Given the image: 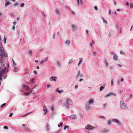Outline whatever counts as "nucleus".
Here are the masks:
<instances>
[{"label": "nucleus", "mask_w": 133, "mask_h": 133, "mask_svg": "<svg viewBox=\"0 0 133 133\" xmlns=\"http://www.w3.org/2000/svg\"><path fill=\"white\" fill-rule=\"evenodd\" d=\"M51 110L53 111L54 110V108L53 106H51Z\"/></svg>", "instance_id": "obj_61"}, {"label": "nucleus", "mask_w": 133, "mask_h": 133, "mask_svg": "<svg viewBox=\"0 0 133 133\" xmlns=\"http://www.w3.org/2000/svg\"><path fill=\"white\" fill-rule=\"evenodd\" d=\"M104 64L105 66V68H108V67L109 64L108 63V61L106 60H104Z\"/></svg>", "instance_id": "obj_12"}, {"label": "nucleus", "mask_w": 133, "mask_h": 133, "mask_svg": "<svg viewBox=\"0 0 133 133\" xmlns=\"http://www.w3.org/2000/svg\"><path fill=\"white\" fill-rule=\"evenodd\" d=\"M87 102H88V103L90 104H92L93 103L94 101L92 99H90V100H89V101H87Z\"/></svg>", "instance_id": "obj_19"}, {"label": "nucleus", "mask_w": 133, "mask_h": 133, "mask_svg": "<svg viewBox=\"0 0 133 133\" xmlns=\"http://www.w3.org/2000/svg\"><path fill=\"white\" fill-rule=\"evenodd\" d=\"M94 43V41L93 40H92V43H90V46H92V45H93Z\"/></svg>", "instance_id": "obj_33"}, {"label": "nucleus", "mask_w": 133, "mask_h": 133, "mask_svg": "<svg viewBox=\"0 0 133 133\" xmlns=\"http://www.w3.org/2000/svg\"><path fill=\"white\" fill-rule=\"evenodd\" d=\"M101 132H105L106 133H108L109 132V130H108L106 129L105 128H103L101 131Z\"/></svg>", "instance_id": "obj_8"}, {"label": "nucleus", "mask_w": 133, "mask_h": 133, "mask_svg": "<svg viewBox=\"0 0 133 133\" xmlns=\"http://www.w3.org/2000/svg\"><path fill=\"white\" fill-rule=\"evenodd\" d=\"M43 111H44L45 112L44 113V115H45V114H46V113L48 111L46 108V107H44V108H43Z\"/></svg>", "instance_id": "obj_16"}, {"label": "nucleus", "mask_w": 133, "mask_h": 133, "mask_svg": "<svg viewBox=\"0 0 133 133\" xmlns=\"http://www.w3.org/2000/svg\"><path fill=\"white\" fill-rule=\"evenodd\" d=\"M83 58H79V63L78 64V66H79L80 64H81V63L82 62V61Z\"/></svg>", "instance_id": "obj_17"}, {"label": "nucleus", "mask_w": 133, "mask_h": 133, "mask_svg": "<svg viewBox=\"0 0 133 133\" xmlns=\"http://www.w3.org/2000/svg\"><path fill=\"white\" fill-rule=\"evenodd\" d=\"M18 69L16 68L15 67H14V71L15 72H17L18 71Z\"/></svg>", "instance_id": "obj_26"}, {"label": "nucleus", "mask_w": 133, "mask_h": 133, "mask_svg": "<svg viewBox=\"0 0 133 133\" xmlns=\"http://www.w3.org/2000/svg\"><path fill=\"white\" fill-rule=\"evenodd\" d=\"M118 58L116 54H114L113 57L114 59L115 60H117L118 59Z\"/></svg>", "instance_id": "obj_18"}, {"label": "nucleus", "mask_w": 133, "mask_h": 133, "mask_svg": "<svg viewBox=\"0 0 133 133\" xmlns=\"http://www.w3.org/2000/svg\"><path fill=\"white\" fill-rule=\"evenodd\" d=\"M27 85H25L24 84H23V87L24 88H25V89H26V87H27Z\"/></svg>", "instance_id": "obj_54"}, {"label": "nucleus", "mask_w": 133, "mask_h": 133, "mask_svg": "<svg viewBox=\"0 0 133 133\" xmlns=\"http://www.w3.org/2000/svg\"><path fill=\"white\" fill-rule=\"evenodd\" d=\"M65 43L67 44H70V42L69 41L67 40L65 42Z\"/></svg>", "instance_id": "obj_34"}, {"label": "nucleus", "mask_w": 133, "mask_h": 133, "mask_svg": "<svg viewBox=\"0 0 133 133\" xmlns=\"http://www.w3.org/2000/svg\"><path fill=\"white\" fill-rule=\"evenodd\" d=\"M6 38L4 37V43L5 44L6 43Z\"/></svg>", "instance_id": "obj_52"}, {"label": "nucleus", "mask_w": 133, "mask_h": 133, "mask_svg": "<svg viewBox=\"0 0 133 133\" xmlns=\"http://www.w3.org/2000/svg\"><path fill=\"white\" fill-rule=\"evenodd\" d=\"M63 92V90H59L58 92V93H59L60 94V93H61L62 92Z\"/></svg>", "instance_id": "obj_41"}, {"label": "nucleus", "mask_w": 133, "mask_h": 133, "mask_svg": "<svg viewBox=\"0 0 133 133\" xmlns=\"http://www.w3.org/2000/svg\"><path fill=\"white\" fill-rule=\"evenodd\" d=\"M29 52L30 53V55H31L32 53V51L31 50H29Z\"/></svg>", "instance_id": "obj_44"}, {"label": "nucleus", "mask_w": 133, "mask_h": 133, "mask_svg": "<svg viewBox=\"0 0 133 133\" xmlns=\"http://www.w3.org/2000/svg\"><path fill=\"white\" fill-rule=\"evenodd\" d=\"M55 13L57 15H59L61 14V12L58 9H55Z\"/></svg>", "instance_id": "obj_11"}, {"label": "nucleus", "mask_w": 133, "mask_h": 133, "mask_svg": "<svg viewBox=\"0 0 133 133\" xmlns=\"http://www.w3.org/2000/svg\"><path fill=\"white\" fill-rule=\"evenodd\" d=\"M47 87L48 88H49L50 87V84H47Z\"/></svg>", "instance_id": "obj_50"}, {"label": "nucleus", "mask_w": 133, "mask_h": 133, "mask_svg": "<svg viewBox=\"0 0 133 133\" xmlns=\"http://www.w3.org/2000/svg\"><path fill=\"white\" fill-rule=\"evenodd\" d=\"M3 57L4 56L5 57H8V55L6 53H3Z\"/></svg>", "instance_id": "obj_27"}, {"label": "nucleus", "mask_w": 133, "mask_h": 133, "mask_svg": "<svg viewBox=\"0 0 133 133\" xmlns=\"http://www.w3.org/2000/svg\"><path fill=\"white\" fill-rule=\"evenodd\" d=\"M63 123V122H61L60 123V125H58V127H62V125Z\"/></svg>", "instance_id": "obj_37"}, {"label": "nucleus", "mask_w": 133, "mask_h": 133, "mask_svg": "<svg viewBox=\"0 0 133 133\" xmlns=\"http://www.w3.org/2000/svg\"><path fill=\"white\" fill-rule=\"evenodd\" d=\"M77 118V116L76 115H71L69 117V119H75Z\"/></svg>", "instance_id": "obj_5"}, {"label": "nucleus", "mask_w": 133, "mask_h": 133, "mask_svg": "<svg viewBox=\"0 0 133 133\" xmlns=\"http://www.w3.org/2000/svg\"><path fill=\"white\" fill-rule=\"evenodd\" d=\"M111 121L110 120L108 121V125H111Z\"/></svg>", "instance_id": "obj_40"}, {"label": "nucleus", "mask_w": 133, "mask_h": 133, "mask_svg": "<svg viewBox=\"0 0 133 133\" xmlns=\"http://www.w3.org/2000/svg\"><path fill=\"white\" fill-rule=\"evenodd\" d=\"M12 114H13L12 113H11L10 114V115H9V117H12Z\"/></svg>", "instance_id": "obj_55"}, {"label": "nucleus", "mask_w": 133, "mask_h": 133, "mask_svg": "<svg viewBox=\"0 0 133 133\" xmlns=\"http://www.w3.org/2000/svg\"><path fill=\"white\" fill-rule=\"evenodd\" d=\"M104 89V87L102 86L100 87V91H102V90Z\"/></svg>", "instance_id": "obj_39"}, {"label": "nucleus", "mask_w": 133, "mask_h": 133, "mask_svg": "<svg viewBox=\"0 0 133 133\" xmlns=\"http://www.w3.org/2000/svg\"><path fill=\"white\" fill-rule=\"evenodd\" d=\"M79 76V75H78L77 74L76 76V79H77Z\"/></svg>", "instance_id": "obj_56"}, {"label": "nucleus", "mask_w": 133, "mask_h": 133, "mask_svg": "<svg viewBox=\"0 0 133 133\" xmlns=\"http://www.w3.org/2000/svg\"><path fill=\"white\" fill-rule=\"evenodd\" d=\"M50 126L49 124H47L46 127V129L49 131V130Z\"/></svg>", "instance_id": "obj_25"}, {"label": "nucleus", "mask_w": 133, "mask_h": 133, "mask_svg": "<svg viewBox=\"0 0 133 133\" xmlns=\"http://www.w3.org/2000/svg\"><path fill=\"white\" fill-rule=\"evenodd\" d=\"M34 73H35V74H37V72L36 71V70H34Z\"/></svg>", "instance_id": "obj_58"}, {"label": "nucleus", "mask_w": 133, "mask_h": 133, "mask_svg": "<svg viewBox=\"0 0 133 133\" xmlns=\"http://www.w3.org/2000/svg\"><path fill=\"white\" fill-rule=\"evenodd\" d=\"M113 95L114 96H116V94L115 93L110 92L108 94H107L105 96V97H107L109 96H110L111 95Z\"/></svg>", "instance_id": "obj_6"}, {"label": "nucleus", "mask_w": 133, "mask_h": 133, "mask_svg": "<svg viewBox=\"0 0 133 133\" xmlns=\"http://www.w3.org/2000/svg\"><path fill=\"white\" fill-rule=\"evenodd\" d=\"M114 67L113 66H111L110 67V69L113 70L114 69Z\"/></svg>", "instance_id": "obj_51"}, {"label": "nucleus", "mask_w": 133, "mask_h": 133, "mask_svg": "<svg viewBox=\"0 0 133 133\" xmlns=\"http://www.w3.org/2000/svg\"><path fill=\"white\" fill-rule=\"evenodd\" d=\"M72 28L73 30H75L77 29V26L74 24H72L71 25Z\"/></svg>", "instance_id": "obj_14"}, {"label": "nucleus", "mask_w": 133, "mask_h": 133, "mask_svg": "<svg viewBox=\"0 0 133 133\" xmlns=\"http://www.w3.org/2000/svg\"><path fill=\"white\" fill-rule=\"evenodd\" d=\"M19 3H15L13 5V6L15 8L16 7H17V6L19 5Z\"/></svg>", "instance_id": "obj_20"}, {"label": "nucleus", "mask_w": 133, "mask_h": 133, "mask_svg": "<svg viewBox=\"0 0 133 133\" xmlns=\"http://www.w3.org/2000/svg\"><path fill=\"white\" fill-rule=\"evenodd\" d=\"M130 8L131 9H133V4H132L130 3Z\"/></svg>", "instance_id": "obj_38"}, {"label": "nucleus", "mask_w": 133, "mask_h": 133, "mask_svg": "<svg viewBox=\"0 0 133 133\" xmlns=\"http://www.w3.org/2000/svg\"><path fill=\"white\" fill-rule=\"evenodd\" d=\"M102 19L103 20V21L105 23H107V21L105 20L103 17H102Z\"/></svg>", "instance_id": "obj_46"}, {"label": "nucleus", "mask_w": 133, "mask_h": 133, "mask_svg": "<svg viewBox=\"0 0 133 133\" xmlns=\"http://www.w3.org/2000/svg\"><path fill=\"white\" fill-rule=\"evenodd\" d=\"M120 81L119 80H117V84H118V85H119L120 84Z\"/></svg>", "instance_id": "obj_59"}, {"label": "nucleus", "mask_w": 133, "mask_h": 133, "mask_svg": "<svg viewBox=\"0 0 133 133\" xmlns=\"http://www.w3.org/2000/svg\"><path fill=\"white\" fill-rule=\"evenodd\" d=\"M79 76L82 77H83V75L82 74H80Z\"/></svg>", "instance_id": "obj_62"}, {"label": "nucleus", "mask_w": 133, "mask_h": 133, "mask_svg": "<svg viewBox=\"0 0 133 133\" xmlns=\"http://www.w3.org/2000/svg\"><path fill=\"white\" fill-rule=\"evenodd\" d=\"M5 61L4 58L3 57H0V62L1 63H4Z\"/></svg>", "instance_id": "obj_15"}, {"label": "nucleus", "mask_w": 133, "mask_h": 133, "mask_svg": "<svg viewBox=\"0 0 133 133\" xmlns=\"http://www.w3.org/2000/svg\"><path fill=\"white\" fill-rule=\"evenodd\" d=\"M97 54V53H96V52H94L93 53V55H94V56H96Z\"/></svg>", "instance_id": "obj_49"}, {"label": "nucleus", "mask_w": 133, "mask_h": 133, "mask_svg": "<svg viewBox=\"0 0 133 133\" xmlns=\"http://www.w3.org/2000/svg\"><path fill=\"white\" fill-rule=\"evenodd\" d=\"M35 78H34L31 79H30V81L32 83H33L35 82Z\"/></svg>", "instance_id": "obj_22"}, {"label": "nucleus", "mask_w": 133, "mask_h": 133, "mask_svg": "<svg viewBox=\"0 0 133 133\" xmlns=\"http://www.w3.org/2000/svg\"><path fill=\"white\" fill-rule=\"evenodd\" d=\"M11 3L10 2H6L5 4V6L6 7L9 5Z\"/></svg>", "instance_id": "obj_24"}, {"label": "nucleus", "mask_w": 133, "mask_h": 133, "mask_svg": "<svg viewBox=\"0 0 133 133\" xmlns=\"http://www.w3.org/2000/svg\"><path fill=\"white\" fill-rule=\"evenodd\" d=\"M94 9L95 10H97V7L96 6H94Z\"/></svg>", "instance_id": "obj_53"}, {"label": "nucleus", "mask_w": 133, "mask_h": 133, "mask_svg": "<svg viewBox=\"0 0 133 133\" xmlns=\"http://www.w3.org/2000/svg\"><path fill=\"white\" fill-rule=\"evenodd\" d=\"M0 51L2 53H3L4 52V49L3 47H1V48H0Z\"/></svg>", "instance_id": "obj_21"}, {"label": "nucleus", "mask_w": 133, "mask_h": 133, "mask_svg": "<svg viewBox=\"0 0 133 133\" xmlns=\"http://www.w3.org/2000/svg\"><path fill=\"white\" fill-rule=\"evenodd\" d=\"M72 14L73 15H75V12L73 11H72Z\"/></svg>", "instance_id": "obj_64"}, {"label": "nucleus", "mask_w": 133, "mask_h": 133, "mask_svg": "<svg viewBox=\"0 0 133 133\" xmlns=\"http://www.w3.org/2000/svg\"><path fill=\"white\" fill-rule=\"evenodd\" d=\"M32 91H33V90H30L29 92H25V94H26L27 95H29V94H30Z\"/></svg>", "instance_id": "obj_23"}, {"label": "nucleus", "mask_w": 133, "mask_h": 133, "mask_svg": "<svg viewBox=\"0 0 133 133\" xmlns=\"http://www.w3.org/2000/svg\"><path fill=\"white\" fill-rule=\"evenodd\" d=\"M94 128V127H92L91 125H88L85 126V128L86 129L89 130H92Z\"/></svg>", "instance_id": "obj_3"}, {"label": "nucleus", "mask_w": 133, "mask_h": 133, "mask_svg": "<svg viewBox=\"0 0 133 133\" xmlns=\"http://www.w3.org/2000/svg\"><path fill=\"white\" fill-rule=\"evenodd\" d=\"M120 106L121 108L122 109L126 110L128 109L127 105L123 101H120Z\"/></svg>", "instance_id": "obj_2"}, {"label": "nucleus", "mask_w": 133, "mask_h": 133, "mask_svg": "<svg viewBox=\"0 0 133 133\" xmlns=\"http://www.w3.org/2000/svg\"><path fill=\"white\" fill-rule=\"evenodd\" d=\"M77 5L83 4V3L82 0H77Z\"/></svg>", "instance_id": "obj_9"}, {"label": "nucleus", "mask_w": 133, "mask_h": 133, "mask_svg": "<svg viewBox=\"0 0 133 133\" xmlns=\"http://www.w3.org/2000/svg\"><path fill=\"white\" fill-rule=\"evenodd\" d=\"M90 104L87 102L85 103V108L87 110H89L90 108Z\"/></svg>", "instance_id": "obj_4"}, {"label": "nucleus", "mask_w": 133, "mask_h": 133, "mask_svg": "<svg viewBox=\"0 0 133 133\" xmlns=\"http://www.w3.org/2000/svg\"><path fill=\"white\" fill-rule=\"evenodd\" d=\"M6 103H4L3 104H2L1 107V108H3L6 105Z\"/></svg>", "instance_id": "obj_29"}, {"label": "nucleus", "mask_w": 133, "mask_h": 133, "mask_svg": "<svg viewBox=\"0 0 133 133\" xmlns=\"http://www.w3.org/2000/svg\"><path fill=\"white\" fill-rule=\"evenodd\" d=\"M112 121L116 123H117L118 124H120V123L116 119V118H114L112 119Z\"/></svg>", "instance_id": "obj_10"}, {"label": "nucleus", "mask_w": 133, "mask_h": 133, "mask_svg": "<svg viewBox=\"0 0 133 133\" xmlns=\"http://www.w3.org/2000/svg\"><path fill=\"white\" fill-rule=\"evenodd\" d=\"M72 100L69 98L67 99L66 101L64 104V105L67 108L69 109V105L72 104Z\"/></svg>", "instance_id": "obj_1"}, {"label": "nucleus", "mask_w": 133, "mask_h": 133, "mask_svg": "<svg viewBox=\"0 0 133 133\" xmlns=\"http://www.w3.org/2000/svg\"><path fill=\"white\" fill-rule=\"evenodd\" d=\"M57 77L55 76L53 77L52 76H51V78H50V81H56Z\"/></svg>", "instance_id": "obj_13"}, {"label": "nucleus", "mask_w": 133, "mask_h": 133, "mask_svg": "<svg viewBox=\"0 0 133 133\" xmlns=\"http://www.w3.org/2000/svg\"><path fill=\"white\" fill-rule=\"evenodd\" d=\"M0 56H1L0 57H3V53H0Z\"/></svg>", "instance_id": "obj_42"}, {"label": "nucleus", "mask_w": 133, "mask_h": 133, "mask_svg": "<svg viewBox=\"0 0 133 133\" xmlns=\"http://www.w3.org/2000/svg\"><path fill=\"white\" fill-rule=\"evenodd\" d=\"M8 68L5 67L4 68L3 70H2V71L4 73V74H6L8 71Z\"/></svg>", "instance_id": "obj_7"}, {"label": "nucleus", "mask_w": 133, "mask_h": 133, "mask_svg": "<svg viewBox=\"0 0 133 133\" xmlns=\"http://www.w3.org/2000/svg\"><path fill=\"white\" fill-rule=\"evenodd\" d=\"M4 73L2 72V71L0 72V77H2L3 76V75L4 74Z\"/></svg>", "instance_id": "obj_32"}, {"label": "nucleus", "mask_w": 133, "mask_h": 133, "mask_svg": "<svg viewBox=\"0 0 133 133\" xmlns=\"http://www.w3.org/2000/svg\"><path fill=\"white\" fill-rule=\"evenodd\" d=\"M69 127V126H65L64 127V130L66 129L67 128H68V127Z\"/></svg>", "instance_id": "obj_47"}, {"label": "nucleus", "mask_w": 133, "mask_h": 133, "mask_svg": "<svg viewBox=\"0 0 133 133\" xmlns=\"http://www.w3.org/2000/svg\"><path fill=\"white\" fill-rule=\"evenodd\" d=\"M113 81L114 79H112L111 81V84L112 85H113Z\"/></svg>", "instance_id": "obj_57"}, {"label": "nucleus", "mask_w": 133, "mask_h": 133, "mask_svg": "<svg viewBox=\"0 0 133 133\" xmlns=\"http://www.w3.org/2000/svg\"><path fill=\"white\" fill-rule=\"evenodd\" d=\"M3 128L4 129H8V128L6 127V126H5Z\"/></svg>", "instance_id": "obj_63"}, {"label": "nucleus", "mask_w": 133, "mask_h": 133, "mask_svg": "<svg viewBox=\"0 0 133 133\" xmlns=\"http://www.w3.org/2000/svg\"><path fill=\"white\" fill-rule=\"evenodd\" d=\"M120 53L121 54H125V52H124L122 50L120 51Z\"/></svg>", "instance_id": "obj_45"}, {"label": "nucleus", "mask_w": 133, "mask_h": 133, "mask_svg": "<svg viewBox=\"0 0 133 133\" xmlns=\"http://www.w3.org/2000/svg\"><path fill=\"white\" fill-rule=\"evenodd\" d=\"M12 61L13 62V65H16L17 64L15 62L13 59H12Z\"/></svg>", "instance_id": "obj_30"}, {"label": "nucleus", "mask_w": 133, "mask_h": 133, "mask_svg": "<svg viewBox=\"0 0 133 133\" xmlns=\"http://www.w3.org/2000/svg\"><path fill=\"white\" fill-rule=\"evenodd\" d=\"M78 87V85L77 84H76L75 85V89H76Z\"/></svg>", "instance_id": "obj_60"}, {"label": "nucleus", "mask_w": 133, "mask_h": 133, "mask_svg": "<svg viewBox=\"0 0 133 133\" xmlns=\"http://www.w3.org/2000/svg\"><path fill=\"white\" fill-rule=\"evenodd\" d=\"M56 64L57 66H60L61 64L60 63L59 61H57L56 62Z\"/></svg>", "instance_id": "obj_31"}, {"label": "nucleus", "mask_w": 133, "mask_h": 133, "mask_svg": "<svg viewBox=\"0 0 133 133\" xmlns=\"http://www.w3.org/2000/svg\"><path fill=\"white\" fill-rule=\"evenodd\" d=\"M72 59V58L69 61V64H71L72 63L73 61Z\"/></svg>", "instance_id": "obj_35"}, {"label": "nucleus", "mask_w": 133, "mask_h": 133, "mask_svg": "<svg viewBox=\"0 0 133 133\" xmlns=\"http://www.w3.org/2000/svg\"><path fill=\"white\" fill-rule=\"evenodd\" d=\"M48 57H46V58H45L44 59V62H46L47 61V59H48Z\"/></svg>", "instance_id": "obj_43"}, {"label": "nucleus", "mask_w": 133, "mask_h": 133, "mask_svg": "<svg viewBox=\"0 0 133 133\" xmlns=\"http://www.w3.org/2000/svg\"><path fill=\"white\" fill-rule=\"evenodd\" d=\"M24 4L23 3H21L20 5V6L21 7H23L24 6Z\"/></svg>", "instance_id": "obj_36"}, {"label": "nucleus", "mask_w": 133, "mask_h": 133, "mask_svg": "<svg viewBox=\"0 0 133 133\" xmlns=\"http://www.w3.org/2000/svg\"><path fill=\"white\" fill-rule=\"evenodd\" d=\"M32 112H29V113H26L25 114V115H23L22 116L23 117H24V116H26V115H28V114H30Z\"/></svg>", "instance_id": "obj_28"}, {"label": "nucleus", "mask_w": 133, "mask_h": 133, "mask_svg": "<svg viewBox=\"0 0 133 133\" xmlns=\"http://www.w3.org/2000/svg\"><path fill=\"white\" fill-rule=\"evenodd\" d=\"M55 32H54V34H53V38L54 39H55Z\"/></svg>", "instance_id": "obj_48"}]
</instances>
